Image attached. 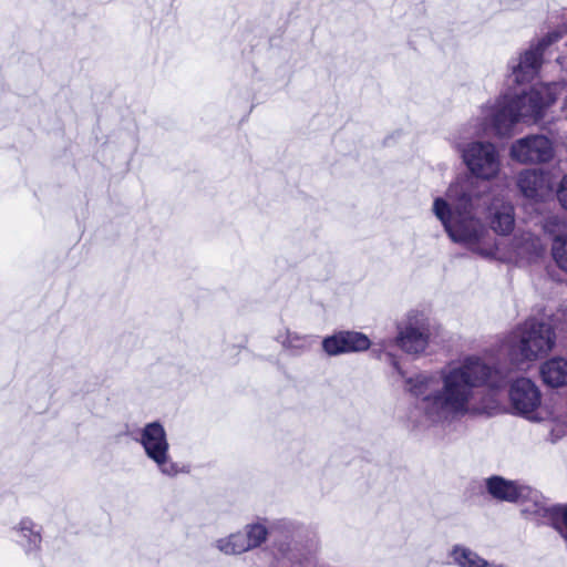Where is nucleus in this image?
<instances>
[{
    "label": "nucleus",
    "mask_w": 567,
    "mask_h": 567,
    "mask_svg": "<svg viewBox=\"0 0 567 567\" xmlns=\"http://www.w3.org/2000/svg\"><path fill=\"white\" fill-rule=\"evenodd\" d=\"M13 542L29 557H37L42 543L41 527L29 517L21 518L12 527Z\"/></svg>",
    "instance_id": "11"
},
{
    "label": "nucleus",
    "mask_w": 567,
    "mask_h": 567,
    "mask_svg": "<svg viewBox=\"0 0 567 567\" xmlns=\"http://www.w3.org/2000/svg\"><path fill=\"white\" fill-rule=\"evenodd\" d=\"M391 343V341L381 340L380 342L375 343V347H379V352H388V347ZM377 352L378 349H374Z\"/></svg>",
    "instance_id": "24"
},
{
    "label": "nucleus",
    "mask_w": 567,
    "mask_h": 567,
    "mask_svg": "<svg viewBox=\"0 0 567 567\" xmlns=\"http://www.w3.org/2000/svg\"><path fill=\"white\" fill-rule=\"evenodd\" d=\"M243 532L233 533L215 542V547L225 555H239L248 551Z\"/></svg>",
    "instance_id": "19"
},
{
    "label": "nucleus",
    "mask_w": 567,
    "mask_h": 567,
    "mask_svg": "<svg viewBox=\"0 0 567 567\" xmlns=\"http://www.w3.org/2000/svg\"><path fill=\"white\" fill-rule=\"evenodd\" d=\"M518 502L526 518L538 524H550L567 543V504L554 505L527 485Z\"/></svg>",
    "instance_id": "5"
},
{
    "label": "nucleus",
    "mask_w": 567,
    "mask_h": 567,
    "mask_svg": "<svg viewBox=\"0 0 567 567\" xmlns=\"http://www.w3.org/2000/svg\"><path fill=\"white\" fill-rule=\"evenodd\" d=\"M449 558L456 567H493V564L478 555V553L460 544L452 546Z\"/></svg>",
    "instance_id": "17"
},
{
    "label": "nucleus",
    "mask_w": 567,
    "mask_h": 567,
    "mask_svg": "<svg viewBox=\"0 0 567 567\" xmlns=\"http://www.w3.org/2000/svg\"><path fill=\"white\" fill-rule=\"evenodd\" d=\"M514 248L517 256L527 261H532L544 252L542 240L529 233L523 234L520 238H515Z\"/></svg>",
    "instance_id": "18"
},
{
    "label": "nucleus",
    "mask_w": 567,
    "mask_h": 567,
    "mask_svg": "<svg viewBox=\"0 0 567 567\" xmlns=\"http://www.w3.org/2000/svg\"><path fill=\"white\" fill-rule=\"evenodd\" d=\"M485 488L493 498L514 503L519 501L526 491V485L495 475L485 480Z\"/></svg>",
    "instance_id": "13"
},
{
    "label": "nucleus",
    "mask_w": 567,
    "mask_h": 567,
    "mask_svg": "<svg viewBox=\"0 0 567 567\" xmlns=\"http://www.w3.org/2000/svg\"><path fill=\"white\" fill-rule=\"evenodd\" d=\"M509 403L514 413L532 422H542L546 413L542 410V394L528 378H518L509 386Z\"/></svg>",
    "instance_id": "8"
},
{
    "label": "nucleus",
    "mask_w": 567,
    "mask_h": 567,
    "mask_svg": "<svg viewBox=\"0 0 567 567\" xmlns=\"http://www.w3.org/2000/svg\"><path fill=\"white\" fill-rule=\"evenodd\" d=\"M491 228L498 235H508L515 225L514 207L501 198H494L488 207Z\"/></svg>",
    "instance_id": "14"
},
{
    "label": "nucleus",
    "mask_w": 567,
    "mask_h": 567,
    "mask_svg": "<svg viewBox=\"0 0 567 567\" xmlns=\"http://www.w3.org/2000/svg\"><path fill=\"white\" fill-rule=\"evenodd\" d=\"M369 337L359 331H339L323 338L322 350L329 357L363 352L371 347Z\"/></svg>",
    "instance_id": "10"
},
{
    "label": "nucleus",
    "mask_w": 567,
    "mask_h": 567,
    "mask_svg": "<svg viewBox=\"0 0 567 567\" xmlns=\"http://www.w3.org/2000/svg\"><path fill=\"white\" fill-rule=\"evenodd\" d=\"M556 197L563 208L567 210V174H565L556 188Z\"/></svg>",
    "instance_id": "22"
},
{
    "label": "nucleus",
    "mask_w": 567,
    "mask_h": 567,
    "mask_svg": "<svg viewBox=\"0 0 567 567\" xmlns=\"http://www.w3.org/2000/svg\"><path fill=\"white\" fill-rule=\"evenodd\" d=\"M565 86L539 83L523 94L501 93L482 103L476 113L452 134L451 146L468 174H458L444 195L433 199L432 213L453 243L483 258L496 257V241L480 218L487 204V193L480 182L498 178L503 161L497 145L481 137L488 134L509 137L517 124L537 123Z\"/></svg>",
    "instance_id": "1"
},
{
    "label": "nucleus",
    "mask_w": 567,
    "mask_h": 567,
    "mask_svg": "<svg viewBox=\"0 0 567 567\" xmlns=\"http://www.w3.org/2000/svg\"><path fill=\"white\" fill-rule=\"evenodd\" d=\"M553 141L543 134H533L514 141L509 146V157L520 164H540L553 159Z\"/></svg>",
    "instance_id": "9"
},
{
    "label": "nucleus",
    "mask_w": 567,
    "mask_h": 567,
    "mask_svg": "<svg viewBox=\"0 0 567 567\" xmlns=\"http://www.w3.org/2000/svg\"><path fill=\"white\" fill-rule=\"evenodd\" d=\"M430 340V323L424 312L411 310L396 323V337L393 343L404 353L413 357L425 354Z\"/></svg>",
    "instance_id": "6"
},
{
    "label": "nucleus",
    "mask_w": 567,
    "mask_h": 567,
    "mask_svg": "<svg viewBox=\"0 0 567 567\" xmlns=\"http://www.w3.org/2000/svg\"><path fill=\"white\" fill-rule=\"evenodd\" d=\"M567 433V426L557 425L556 429L550 431V441L553 443L557 442L563 435Z\"/></svg>",
    "instance_id": "23"
},
{
    "label": "nucleus",
    "mask_w": 567,
    "mask_h": 567,
    "mask_svg": "<svg viewBox=\"0 0 567 567\" xmlns=\"http://www.w3.org/2000/svg\"><path fill=\"white\" fill-rule=\"evenodd\" d=\"M506 377L478 355L449 362L437 375L417 373L405 378V390L417 399L415 421L421 425L449 426L465 416L491 414L496 405L477 401V389L504 386Z\"/></svg>",
    "instance_id": "2"
},
{
    "label": "nucleus",
    "mask_w": 567,
    "mask_h": 567,
    "mask_svg": "<svg viewBox=\"0 0 567 567\" xmlns=\"http://www.w3.org/2000/svg\"><path fill=\"white\" fill-rule=\"evenodd\" d=\"M561 38L559 31H550L508 62V79L517 84L532 81L538 73L547 48Z\"/></svg>",
    "instance_id": "7"
},
{
    "label": "nucleus",
    "mask_w": 567,
    "mask_h": 567,
    "mask_svg": "<svg viewBox=\"0 0 567 567\" xmlns=\"http://www.w3.org/2000/svg\"><path fill=\"white\" fill-rule=\"evenodd\" d=\"M393 367L395 368V370L398 371V373L402 377V378H405L404 375V372L402 371V369L400 368L399 363L396 361H393Z\"/></svg>",
    "instance_id": "25"
},
{
    "label": "nucleus",
    "mask_w": 567,
    "mask_h": 567,
    "mask_svg": "<svg viewBox=\"0 0 567 567\" xmlns=\"http://www.w3.org/2000/svg\"><path fill=\"white\" fill-rule=\"evenodd\" d=\"M551 256L557 267L567 274V234L554 237L551 244Z\"/></svg>",
    "instance_id": "21"
},
{
    "label": "nucleus",
    "mask_w": 567,
    "mask_h": 567,
    "mask_svg": "<svg viewBox=\"0 0 567 567\" xmlns=\"http://www.w3.org/2000/svg\"><path fill=\"white\" fill-rule=\"evenodd\" d=\"M275 340L285 351L293 355H300L312 349L317 337L285 328L277 332Z\"/></svg>",
    "instance_id": "15"
},
{
    "label": "nucleus",
    "mask_w": 567,
    "mask_h": 567,
    "mask_svg": "<svg viewBox=\"0 0 567 567\" xmlns=\"http://www.w3.org/2000/svg\"><path fill=\"white\" fill-rule=\"evenodd\" d=\"M517 186L522 194L533 200L543 199L549 192L548 178L538 169H524L518 174Z\"/></svg>",
    "instance_id": "12"
},
{
    "label": "nucleus",
    "mask_w": 567,
    "mask_h": 567,
    "mask_svg": "<svg viewBox=\"0 0 567 567\" xmlns=\"http://www.w3.org/2000/svg\"><path fill=\"white\" fill-rule=\"evenodd\" d=\"M248 550L259 547L267 540L268 528L265 522L257 520L245 526L243 532Z\"/></svg>",
    "instance_id": "20"
},
{
    "label": "nucleus",
    "mask_w": 567,
    "mask_h": 567,
    "mask_svg": "<svg viewBox=\"0 0 567 567\" xmlns=\"http://www.w3.org/2000/svg\"><path fill=\"white\" fill-rule=\"evenodd\" d=\"M137 442L162 475L173 478L189 472L186 466L172 458L167 433L162 423L155 421L145 424L140 431Z\"/></svg>",
    "instance_id": "4"
},
{
    "label": "nucleus",
    "mask_w": 567,
    "mask_h": 567,
    "mask_svg": "<svg viewBox=\"0 0 567 567\" xmlns=\"http://www.w3.org/2000/svg\"><path fill=\"white\" fill-rule=\"evenodd\" d=\"M555 344L556 332L551 324L530 318L504 338L502 350L513 365L524 368L547 355Z\"/></svg>",
    "instance_id": "3"
},
{
    "label": "nucleus",
    "mask_w": 567,
    "mask_h": 567,
    "mask_svg": "<svg viewBox=\"0 0 567 567\" xmlns=\"http://www.w3.org/2000/svg\"><path fill=\"white\" fill-rule=\"evenodd\" d=\"M540 377L545 384L559 388L567 384V359L554 357L540 365Z\"/></svg>",
    "instance_id": "16"
}]
</instances>
